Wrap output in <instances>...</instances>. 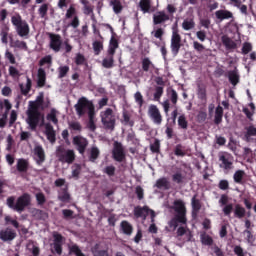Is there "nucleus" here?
Returning a JSON list of instances; mask_svg holds the SVG:
<instances>
[{"label": "nucleus", "instance_id": "79ce46f5", "mask_svg": "<svg viewBox=\"0 0 256 256\" xmlns=\"http://www.w3.org/2000/svg\"><path fill=\"white\" fill-rule=\"evenodd\" d=\"M245 177V172L243 170H237L233 175L234 183L238 185H243V178Z\"/></svg>", "mask_w": 256, "mask_h": 256}, {"label": "nucleus", "instance_id": "ddd939ff", "mask_svg": "<svg viewBox=\"0 0 256 256\" xmlns=\"http://www.w3.org/2000/svg\"><path fill=\"white\" fill-rule=\"evenodd\" d=\"M48 37L50 39L49 47L54 51V53H59L61 47L63 46V38L59 34L49 33Z\"/></svg>", "mask_w": 256, "mask_h": 256}, {"label": "nucleus", "instance_id": "473e14b6", "mask_svg": "<svg viewBox=\"0 0 256 256\" xmlns=\"http://www.w3.org/2000/svg\"><path fill=\"white\" fill-rule=\"evenodd\" d=\"M46 81H47V73L45 72V69L39 68L38 69L37 86L38 87H45Z\"/></svg>", "mask_w": 256, "mask_h": 256}, {"label": "nucleus", "instance_id": "864d4df0", "mask_svg": "<svg viewBox=\"0 0 256 256\" xmlns=\"http://www.w3.org/2000/svg\"><path fill=\"white\" fill-rule=\"evenodd\" d=\"M48 11H49V3H44L39 7L38 15L41 17V19H45V17H47Z\"/></svg>", "mask_w": 256, "mask_h": 256}, {"label": "nucleus", "instance_id": "0e129e2a", "mask_svg": "<svg viewBox=\"0 0 256 256\" xmlns=\"http://www.w3.org/2000/svg\"><path fill=\"white\" fill-rule=\"evenodd\" d=\"M164 88L162 86H156L154 92V101H159L163 97Z\"/></svg>", "mask_w": 256, "mask_h": 256}, {"label": "nucleus", "instance_id": "c85d7f7f", "mask_svg": "<svg viewBox=\"0 0 256 256\" xmlns=\"http://www.w3.org/2000/svg\"><path fill=\"white\" fill-rule=\"evenodd\" d=\"M120 227L124 235H127L128 237L133 235V226L127 220H123L120 224Z\"/></svg>", "mask_w": 256, "mask_h": 256}, {"label": "nucleus", "instance_id": "4468645a", "mask_svg": "<svg viewBox=\"0 0 256 256\" xmlns=\"http://www.w3.org/2000/svg\"><path fill=\"white\" fill-rule=\"evenodd\" d=\"M148 116L155 125H161L163 123V115H161V111L157 105L152 104L149 106Z\"/></svg>", "mask_w": 256, "mask_h": 256}, {"label": "nucleus", "instance_id": "72a5a7b5", "mask_svg": "<svg viewBox=\"0 0 256 256\" xmlns=\"http://www.w3.org/2000/svg\"><path fill=\"white\" fill-rule=\"evenodd\" d=\"M142 71H144V73H149L150 69H155V64H153V62L151 61V59H149V57H145L142 59Z\"/></svg>", "mask_w": 256, "mask_h": 256}, {"label": "nucleus", "instance_id": "aec40b11", "mask_svg": "<svg viewBox=\"0 0 256 256\" xmlns=\"http://www.w3.org/2000/svg\"><path fill=\"white\" fill-rule=\"evenodd\" d=\"M34 155L36 158V164L37 165H43L45 163V150L43 149V146L37 145L34 147Z\"/></svg>", "mask_w": 256, "mask_h": 256}, {"label": "nucleus", "instance_id": "4be33fe9", "mask_svg": "<svg viewBox=\"0 0 256 256\" xmlns=\"http://www.w3.org/2000/svg\"><path fill=\"white\" fill-rule=\"evenodd\" d=\"M222 45H224L226 51H233L237 48V43L233 41L229 36L223 35L221 37Z\"/></svg>", "mask_w": 256, "mask_h": 256}, {"label": "nucleus", "instance_id": "4c0bfd02", "mask_svg": "<svg viewBox=\"0 0 256 256\" xmlns=\"http://www.w3.org/2000/svg\"><path fill=\"white\" fill-rule=\"evenodd\" d=\"M99 155H101V151L99 150V148H97L96 146H92L90 149L89 161H91V163H95V161L99 159Z\"/></svg>", "mask_w": 256, "mask_h": 256}, {"label": "nucleus", "instance_id": "f3484780", "mask_svg": "<svg viewBox=\"0 0 256 256\" xmlns=\"http://www.w3.org/2000/svg\"><path fill=\"white\" fill-rule=\"evenodd\" d=\"M149 211L151 212V218L152 221L153 219H155V211L150 210L149 206H136L134 208V217H136L137 219H140L141 217H143L144 219L147 217V215H149Z\"/></svg>", "mask_w": 256, "mask_h": 256}, {"label": "nucleus", "instance_id": "a18cd8bd", "mask_svg": "<svg viewBox=\"0 0 256 256\" xmlns=\"http://www.w3.org/2000/svg\"><path fill=\"white\" fill-rule=\"evenodd\" d=\"M94 55H101L103 51V41L96 40L92 43Z\"/></svg>", "mask_w": 256, "mask_h": 256}, {"label": "nucleus", "instance_id": "7ed1b4c3", "mask_svg": "<svg viewBox=\"0 0 256 256\" xmlns=\"http://www.w3.org/2000/svg\"><path fill=\"white\" fill-rule=\"evenodd\" d=\"M174 206L171 207L176 213L175 220H172L171 223L174 227H177V223H182L185 225L187 223V208L185 207V202L181 199H177L173 203Z\"/></svg>", "mask_w": 256, "mask_h": 256}, {"label": "nucleus", "instance_id": "3c124183", "mask_svg": "<svg viewBox=\"0 0 256 256\" xmlns=\"http://www.w3.org/2000/svg\"><path fill=\"white\" fill-rule=\"evenodd\" d=\"M32 215H33V217H35V219H38L40 221L41 220L44 221V219H47V213L43 210H40V209H34L32 211Z\"/></svg>", "mask_w": 256, "mask_h": 256}, {"label": "nucleus", "instance_id": "39448f33", "mask_svg": "<svg viewBox=\"0 0 256 256\" xmlns=\"http://www.w3.org/2000/svg\"><path fill=\"white\" fill-rule=\"evenodd\" d=\"M74 109L78 117H83L87 111L88 115L95 113V105L86 97L79 98L77 103L74 105Z\"/></svg>", "mask_w": 256, "mask_h": 256}, {"label": "nucleus", "instance_id": "9d476101", "mask_svg": "<svg viewBox=\"0 0 256 256\" xmlns=\"http://www.w3.org/2000/svg\"><path fill=\"white\" fill-rule=\"evenodd\" d=\"M112 158L114 161H117V163H123L126 159L125 147H123V144L119 141H114L113 143Z\"/></svg>", "mask_w": 256, "mask_h": 256}, {"label": "nucleus", "instance_id": "393cba45", "mask_svg": "<svg viewBox=\"0 0 256 256\" xmlns=\"http://www.w3.org/2000/svg\"><path fill=\"white\" fill-rule=\"evenodd\" d=\"M192 205V217H197L199 211H201V200L197 199V195H194L191 199Z\"/></svg>", "mask_w": 256, "mask_h": 256}, {"label": "nucleus", "instance_id": "f257e3e1", "mask_svg": "<svg viewBox=\"0 0 256 256\" xmlns=\"http://www.w3.org/2000/svg\"><path fill=\"white\" fill-rule=\"evenodd\" d=\"M50 105V102H45V93L40 92L35 101H29L28 109L26 111V123L32 131L39 127L41 121V111H45ZM41 109V111H39Z\"/></svg>", "mask_w": 256, "mask_h": 256}, {"label": "nucleus", "instance_id": "a878e982", "mask_svg": "<svg viewBox=\"0 0 256 256\" xmlns=\"http://www.w3.org/2000/svg\"><path fill=\"white\" fill-rule=\"evenodd\" d=\"M155 187L157 189H163L164 191H169V189H171V182H169L167 177H162L156 181Z\"/></svg>", "mask_w": 256, "mask_h": 256}, {"label": "nucleus", "instance_id": "f704fd0d", "mask_svg": "<svg viewBox=\"0 0 256 256\" xmlns=\"http://www.w3.org/2000/svg\"><path fill=\"white\" fill-rule=\"evenodd\" d=\"M110 6L112 7L115 15H119L123 11V4L121 3V0H111Z\"/></svg>", "mask_w": 256, "mask_h": 256}, {"label": "nucleus", "instance_id": "cd10ccee", "mask_svg": "<svg viewBox=\"0 0 256 256\" xmlns=\"http://www.w3.org/2000/svg\"><path fill=\"white\" fill-rule=\"evenodd\" d=\"M58 199L62 203H69L71 201V194H69V188L67 186L61 189Z\"/></svg>", "mask_w": 256, "mask_h": 256}, {"label": "nucleus", "instance_id": "c03bdc74", "mask_svg": "<svg viewBox=\"0 0 256 256\" xmlns=\"http://www.w3.org/2000/svg\"><path fill=\"white\" fill-rule=\"evenodd\" d=\"M80 3L83 5L84 15H91L93 13V6H91L88 0H80Z\"/></svg>", "mask_w": 256, "mask_h": 256}, {"label": "nucleus", "instance_id": "7c9ffc66", "mask_svg": "<svg viewBox=\"0 0 256 256\" xmlns=\"http://www.w3.org/2000/svg\"><path fill=\"white\" fill-rule=\"evenodd\" d=\"M228 79L231 85H233L234 87L239 83V72L237 68L228 71Z\"/></svg>", "mask_w": 256, "mask_h": 256}, {"label": "nucleus", "instance_id": "9b49d317", "mask_svg": "<svg viewBox=\"0 0 256 256\" xmlns=\"http://www.w3.org/2000/svg\"><path fill=\"white\" fill-rule=\"evenodd\" d=\"M72 144L80 155H85L87 147H89V140L81 135H77L72 138Z\"/></svg>", "mask_w": 256, "mask_h": 256}, {"label": "nucleus", "instance_id": "8fccbe9b", "mask_svg": "<svg viewBox=\"0 0 256 256\" xmlns=\"http://www.w3.org/2000/svg\"><path fill=\"white\" fill-rule=\"evenodd\" d=\"M200 239H201L202 245H208V246L213 245V238L209 236L206 232H203L200 235Z\"/></svg>", "mask_w": 256, "mask_h": 256}, {"label": "nucleus", "instance_id": "680f3d73", "mask_svg": "<svg viewBox=\"0 0 256 256\" xmlns=\"http://www.w3.org/2000/svg\"><path fill=\"white\" fill-rule=\"evenodd\" d=\"M4 221L6 225H13L15 229H19V221L17 219H13L11 216H5Z\"/></svg>", "mask_w": 256, "mask_h": 256}, {"label": "nucleus", "instance_id": "e433bc0d", "mask_svg": "<svg viewBox=\"0 0 256 256\" xmlns=\"http://www.w3.org/2000/svg\"><path fill=\"white\" fill-rule=\"evenodd\" d=\"M32 85H33V82L31 81V78H29V77H27L26 88L23 84H19V88H20L22 95H24V96L29 95Z\"/></svg>", "mask_w": 256, "mask_h": 256}, {"label": "nucleus", "instance_id": "49530a36", "mask_svg": "<svg viewBox=\"0 0 256 256\" xmlns=\"http://www.w3.org/2000/svg\"><path fill=\"white\" fill-rule=\"evenodd\" d=\"M139 7L143 13H149L151 10V0H140Z\"/></svg>", "mask_w": 256, "mask_h": 256}, {"label": "nucleus", "instance_id": "b1692460", "mask_svg": "<svg viewBox=\"0 0 256 256\" xmlns=\"http://www.w3.org/2000/svg\"><path fill=\"white\" fill-rule=\"evenodd\" d=\"M102 67L104 69H113L115 67V54L107 52V56L102 60Z\"/></svg>", "mask_w": 256, "mask_h": 256}, {"label": "nucleus", "instance_id": "6e6552de", "mask_svg": "<svg viewBox=\"0 0 256 256\" xmlns=\"http://www.w3.org/2000/svg\"><path fill=\"white\" fill-rule=\"evenodd\" d=\"M218 161L220 169H223L224 173H229L235 168L233 165L235 158L229 152H219Z\"/></svg>", "mask_w": 256, "mask_h": 256}, {"label": "nucleus", "instance_id": "774afa93", "mask_svg": "<svg viewBox=\"0 0 256 256\" xmlns=\"http://www.w3.org/2000/svg\"><path fill=\"white\" fill-rule=\"evenodd\" d=\"M159 41H163V36L165 35V30L163 28H158L157 30L151 33Z\"/></svg>", "mask_w": 256, "mask_h": 256}, {"label": "nucleus", "instance_id": "4d7b16f0", "mask_svg": "<svg viewBox=\"0 0 256 256\" xmlns=\"http://www.w3.org/2000/svg\"><path fill=\"white\" fill-rule=\"evenodd\" d=\"M92 253L94 256H109V252L107 250H101L99 248V244H96L92 249Z\"/></svg>", "mask_w": 256, "mask_h": 256}, {"label": "nucleus", "instance_id": "6e6d98bb", "mask_svg": "<svg viewBox=\"0 0 256 256\" xmlns=\"http://www.w3.org/2000/svg\"><path fill=\"white\" fill-rule=\"evenodd\" d=\"M88 129H90V131H95L97 129V125H95V112H92V114H88Z\"/></svg>", "mask_w": 256, "mask_h": 256}, {"label": "nucleus", "instance_id": "423d86ee", "mask_svg": "<svg viewBox=\"0 0 256 256\" xmlns=\"http://www.w3.org/2000/svg\"><path fill=\"white\" fill-rule=\"evenodd\" d=\"M101 123L107 131H115V125L117 123V118L113 109L107 108L106 110L100 112Z\"/></svg>", "mask_w": 256, "mask_h": 256}, {"label": "nucleus", "instance_id": "2eb2a0df", "mask_svg": "<svg viewBox=\"0 0 256 256\" xmlns=\"http://www.w3.org/2000/svg\"><path fill=\"white\" fill-rule=\"evenodd\" d=\"M53 249L57 255H63V242L65 241V237L61 235L59 232H53Z\"/></svg>", "mask_w": 256, "mask_h": 256}, {"label": "nucleus", "instance_id": "37998d69", "mask_svg": "<svg viewBox=\"0 0 256 256\" xmlns=\"http://www.w3.org/2000/svg\"><path fill=\"white\" fill-rule=\"evenodd\" d=\"M246 213L247 211L245 210V208H243V206H241L240 204L235 205V209H234L235 217H237L238 219H243Z\"/></svg>", "mask_w": 256, "mask_h": 256}, {"label": "nucleus", "instance_id": "5fc2aeb1", "mask_svg": "<svg viewBox=\"0 0 256 256\" xmlns=\"http://www.w3.org/2000/svg\"><path fill=\"white\" fill-rule=\"evenodd\" d=\"M172 181L173 183H177V185H181L183 181H185V176L181 172H176L172 175Z\"/></svg>", "mask_w": 256, "mask_h": 256}, {"label": "nucleus", "instance_id": "c756f323", "mask_svg": "<svg viewBox=\"0 0 256 256\" xmlns=\"http://www.w3.org/2000/svg\"><path fill=\"white\" fill-rule=\"evenodd\" d=\"M117 49H119V40L112 36L109 42L107 53L110 55H115Z\"/></svg>", "mask_w": 256, "mask_h": 256}, {"label": "nucleus", "instance_id": "2f4dec72", "mask_svg": "<svg viewBox=\"0 0 256 256\" xmlns=\"http://www.w3.org/2000/svg\"><path fill=\"white\" fill-rule=\"evenodd\" d=\"M216 19L219 21H224V19H233V13L228 10H218L215 12Z\"/></svg>", "mask_w": 256, "mask_h": 256}, {"label": "nucleus", "instance_id": "20e7f679", "mask_svg": "<svg viewBox=\"0 0 256 256\" xmlns=\"http://www.w3.org/2000/svg\"><path fill=\"white\" fill-rule=\"evenodd\" d=\"M56 157L60 163H67L68 165H73L77 155H75V150L67 149L63 145L57 146Z\"/></svg>", "mask_w": 256, "mask_h": 256}, {"label": "nucleus", "instance_id": "052dcab7", "mask_svg": "<svg viewBox=\"0 0 256 256\" xmlns=\"http://www.w3.org/2000/svg\"><path fill=\"white\" fill-rule=\"evenodd\" d=\"M67 73H69V66H60L58 68V79H63L67 77Z\"/></svg>", "mask_w": 256, "mask_h": 256}, {"label": "nucleus", "instance_id": "bb28decb", "mask_svg": "<svg viewBox=\"0 0 256 256\" xmlns=\"http://www.w3.org/2000/svg\"><path fill=\"white\" fill-rule=\"evenodd\" d=\"M16 169L19 173H27L29 171V161L23 158L18 159Z\"/></svg>", "mask_w": 256, "mask_h": 256}, {"label": "nucleus", "instance_id": "412c9836", "mask_svg": "<svg viewBox=\"0 0 256 256\" xmlns=\"http://www.w3.org/2000/svg\"><path fill=\"white\" fill-rule=\"evenodd\" d=\"M45 134L48 141L52 144L57 141V133L55 132V129L53 128V125H51V123L45 124Z\"/></svg>", "mask_w": 256, "mask_h": 256}, {"label": "nucleus", "instance_id": "f03ea898", "mask_svg": "<svg viewBox=\"0 0 256 256\" xmlns=\"http://www.w3.org/2000/svg\"><path fill=\"white\" fill-rule=\"evenodd\" d=\"M6 205L9 207V209L16 211V213H23L25 208L31 205V195H29V193L22 194L17 198L16 203L15 196H10L6 200Z\"/></svg>", "mask_w": 256, "mask_h": 256}, {"label": "nucleus", "instance_id": "e2e57ef3", "mask_svg": "<svg viewBox=\"0 0 256 256\" xmlns=\"http://www.w3.org/2000/svg\"><path fill=\"white\" fill-rule=\"evenodd\" d=\"M11 47H15L16 49H23L24 51H27V42L16 40L12 43Z\"/></svg>", "mask_w": 256, "mask_h": 256}, {"label": "nucleus", "instance_id": "0eeeda50", "mask_svg": "<svg viewBox=\"0 0 256 256\" xmlns=\"http://www.w3.org/2000/svg\"><path fill=\"white\" fill-rule=\"evenodd\" d=\"M11 23L14 27H16V33L19 35V37H27V35H29V24L27 21L23 20L21 14L12 16Z\"/></svg>", "mask_w": 256, "mask_h": 256}, {"label": "nucleus", "instance_id": "c9c22d12", "mask_svg": "<svg viewBox=\"0 0 256 256\" xmlns=\"http://www.w3.org/2000/svg\"><path fill=\"white\" fill-rule=\"evenodd\" d=\"M223 121V107L217 106L215 110L214 123L215 125H221Z\"/></svg>", "mask_w": 256, "mask_h": 256}, {"label": "nucleus", "instance_id": "f8f14e48", "mask_svg": "<svg viewBox=\"0 0 256 256\" xmlns=\"http://www.w3.org/2000/svg\"><path fill=\"white\" fill-rule=\"evenodd\" d=\"M181 34H179V30L173 28L172 37H171V44L170 49L171 52L177 56L179 55V51L181 50Z\"/></svg>", "mask_w": 256, "mask_h": 256}, {"label": "nucleus", "instance_id": "338daca9", "mask_svg": "<svg viewBox=\"0 0 256 256\" xmlns=\"http://www.w3.org/2000/svg\"><path fill=\"white\" fill-rule=\"evenodd\" d=\"M115 171H116V168H115V166H113V165L106 166V167L103 169V173H105L106 175H108V177H115Z\"/></svg>", "mask_w": 256, "mask_h": 256}, {"label": "nucleus", "instance_id": "13d9d810", "mask_svg": "<svg viewBox=\"0 0 256 256\" xmlns=\"http://www.w3.org/2000/svg\"><path fill=\"white\" fill-rule=\"evenodd\" d=\"M150 151L152 153H161V141L159 139H155L154 143L150 145Z\"/></svg>", "mask_w": 256, "mask_h": 256}, {"label": "nucleus", "instance_id": "58836bf2", "mask_svg": "<svg viewBox=\"0 0 256 256\" xmlns=\"http://www.w3.org/2000/svg\"><path fill=\"white\" fill-rule=\"evenodd\" d=\"M28 247V251H30V253L33 256H39L41 255V248H39V246L35 245V242L30 241L27 245Z\"/></svg>", "mask_w": 256, "mask_h": 256}, {"label": "nucleus", "instance_id": "09e8293b", "mask_svg": "<svg viewBox=\"0 0 256 256\" xmlns=\"http://www.w3.org/2000/svg\"><path fill=\"white\" fill-rule=\"evenodd\" d=\"M0 35H1V41L4 45H7L9 43V40H8V36H9V27L8 26H4L2 29H1V32H0Z\"/></svg>", "mask_w": 256, "mask_h": 256}, {"label": "nucleus", "instance_id": "5701e85b", "mask_svg": "<svg viewBox=\"0 0 256 256\" xmlns=\"http://www.w3.org/2000/svg\"><path fill=\"white\" fill-rule=\"evenodd\" d=\"M120 123H122L124 127H135V120L131 119V113L127 110L123 111Z\"/></svg>", "mask_w": 256, "mask_h": 256}, {"label": "nucleus", "instance_id": "1a4fd4ad", "mask_svg": "<svg viewBox=\"0 0 256 256\" xmlns=\"http://www.w3.org/2000/svg\"><path fill=\"white\" fill-rule=\"evenodd\" d=\"M65 19H71L66 28L72 27V29H78L79 25H81V20H79V16L77 15V8L74 5H70L66 10Z\"/></svg>", "mask_w": 256, "mask_h": 256}, {"label": "nucleus", "instance_id": "de8ad7c7", "mask_svg": "<svg viewBox=\"0 0 256 256\" xmlns=\"http://www.w3.org/2000/svg\"><path fill=\"white\" fill-rule=\"evenodd\" d=\"M178 126L180 127V129H188L189 122L187 121V117L185 116V114H182L178 117Z\"/></svg>", "mask_w": 256, "mask_h": 256}, {"label": "nucleus", "instance_id": "a211bd4d", "mask_svg": "<svg viewBox=\"0 0 256 256\" xmlns=\"http://www.w3.org/2000/svg\"><path fill=\"white\" fill-rule=\"evenodd\" d=\"M17 237V232L13 228H6L0 231V239L4 243H9Z\"/></svg>", "mask_w": 256, "mask_h": 256}, {"label": "nucleus", "instance_id": "69168bd1", "mask_svg": "<svg viewBox=\"0 0 256 256\" xmlns=\"http://www.w3.org/2000/svg\"><path fill=\"white\" fill-rule=\"evenodd\" d=\"M53 63V57L51 55L44 56L40 61H39V66L43 67L44 65H52Z\"/></svg>", "mask_w": 256, "mask_h": 256}, {"label": "nucleus", "instance_id": "dca6fc26", "mask_svg": "<svg viewBox=\"0 0 256 256\" xmlns=\"http://www.w3.org/2000/svg\"><path fill=\"white\" fill-rule=\"evenodd\" d=\"M167 21H171V16L165 10L153 14V25H165Z\"/></svg>", "mask_w": 256, "mask_h": 256}, {"label": "nucleus", "instance_id": "ea45409f", "mask_svg": "<svg viewBox=\"0 0 256 256\" xmlns=\"http://www.w3.org/2000/svg\"><path fill=\"white\" fill-rule=\"evenodd\" d=\"M46 119L47 121H51L54 125H58L59 119L57 118V110L52 108L50 113L47 114Z\"/></svg>", "mask_w": 256, "mask_h": 256}, {"label": "nucleus", "instance_id": "bf43d9fd", "mask_svg": "<svg viewBox=\"0 0 256 256\" xmlns=\"http://www.w3.org/2000/svg\"><path fill=\"white\" fill-rule=\"evenodd\" d=\"M251 137H256V128L255 126H249L246 128L245 138L247 141L251 140Z\"/></svg>", "mask_w": 256, "mask_h": 256}, {"label": "nucleus", "instance_id": "603ef678", "mask_svg": "<svg viewBox=\"0 0 256 256\" xmlns=\"http://www.w3.org/2000/svg\"><path fill=\"white\" fill-rule=\"evenodd\" d=\"M182 28L184 31H191V29H195V21L193 19H185L182 23Z\"/></svg>", "mask_w": 256, "mask_h": 256}, {"label": "nucleus", "instance_id": "6ab92c4d", "mask_svg": "<svg viewBox=\"0 0 256 256\" xmlns=\"http://www.w3.org/2000/svg\"><path fill=\"white\" fill-rule=\"evenodd\" d=\"M220 205H226L223 208V213L226 217H229L231 213H233V204H227L229 203V196L227 194H222L219 200Z\"/></svg>", "mask_w": 256, "mask_h": 256}, {"label": "nucleus", "instance_id": "a19ab883", "mask_svg": "<svg viewBox=\"0 0 256 256\" xmlns=\"http://www.w3.org/2000/svg\"><path fill=\"white\" fill-rule=\"evenodd\" d=\"M68 129H70V131H75L76 133H81V131H83V126L79 121H72L68 123Z\"/></svg>", "mask_w": 256, "mask_h": 256}]
</instances>
